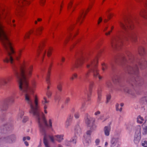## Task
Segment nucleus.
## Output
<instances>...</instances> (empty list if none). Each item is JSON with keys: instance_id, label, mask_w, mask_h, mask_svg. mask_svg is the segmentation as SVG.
Returning a JSON list of instances; mask_svg holds the SVG:
<instances>
[{"instance_id": "obj_29", "label": "nucleus", "mask_w": 147, "mask_h": 147, "mask_svg": "<svg viewBox=\"0 0 147 147\" xmlns=\"http://www.w3.org/2000/svg\"><path fill=\"white\" fill-rule=\"evenodd\" d=\"M24 112L21 111H20L18 115V119H20L22 118V116L24 115Z\"/></svg>"}, {"instance_id": "obj_48", "label": "nucleus", "mask_w": 147, "mask_h": 147, "mask_svg": "<svg viewBox=\"0 0 147 147\" xmlns=\"http://www.w3.org/2000/svg\"><path fill=\"white\" fill-rule=\"evenodd\" d=\"M28 120V117H24L23 120V121L24 122H26Z\"/></svg>"}, {"instance_id": "obj_28", "label": "nucleus", "mask_w": 147, "mask_h": 147, "mask_svg": "<svg viewBox=\"0 0 147 147\" xmlns=\"http://www.w3.org/2000/svg\"><path fill=\"white\" fill-rule=\"evenodd\" d=\"M86 107L85 106V104L84 103H82L80 109V111L81 112H84L86 110Z\"/></svg>"}, {"instance_id": "obj_11", "label": "nucleus", "mask_w": 147, "mask_h": 147, "mask_svg": "<svg viewBox=\"0 0 147 147\" xmlns=\"http://www.w3.org/2000/svg\"><path fill=\"white\" fill-rule=\"evenodd\" d=\"M12 78L11 76H9L0 79V86L7 84L10 81Z\"/></svg>"}, {"instance_id": "obj_46", "label": "nucleus", "mask_w": 147, "mask_h": 147, "mask_svg": "<svg viewBox=\"0 0 147 147\" xmlns=\"http://www.w3.org/2000/svg\"><path fill=\"white\" fill-rule=\"evenodd\" d=\"M49 73L47 76V78H46V81H47V83L49 84L50 83V81H49Z\"/></svg>"}, {"instance_id": "obj_37", "label": "nucleus", "mask_w": 147, "mask_h": 147, "mask_svg": "<svg viewBox=\"0 0 147 147\" xmlns=\"http://www.w3.org/2000/svg\"><path fill=\"white\" fill-rule=\"evenodd\" d=\"M71 122L66 120L65 124V127L66 128H68L69 126L70 125Z\"/></svg>"}, {"instance_id": "obj_42", "label": "nucleus", "mask_w": 147, "mask_h": 147, "mask_svg": "<svg viewBox=\"0 0 147 147\" xmlns=\"http://www.w3.org/2000/svg\"><path fill=\"white\" fill-rule=\"evenodd\" d=\"M42 28L40 27L37 28L36 30V33H38L39 34H40V32L42 30Z\"/></svg>"}, {"instance_id": "obj_60", "label": "nucleus", "mask_w": 147, "mask_h": 147, "mask_svg": "<svg viewBox=\"0 0 147 147\" xmlns=\"http://www.w3.org/2000/svg\"><path fill=\"white\" fill-rule=\"evenodd\" d=\"M143 100H145L146 102L147 103V96H145L144 98H143Z\"/></svg>"}, {"instance_id": "obj_6", "label": "nucleus", "mask_w": 147, "mask_h": 147, "mask_svg": "<svg viewBox=\"0 0 147 147\" xmlns=\"http://www.w3.org/2000/svg\"><path fill=\"white\" fill-rule=\"evenodd\" d=\"M84 120L88 127H90L91 129L95 130L96 126L94 123V118L91 117L88 113L85 114Z\"/></svg>"}, {"instance_id": "obj_19", "label": "nucleus", "mask_w": 147, "mask_h": 147, "mask_svg": "<svg viewBox=\"0 0 147 147\" xmlns=\"http://www.w3.org/2000/svg\"><path fill=\"white\" fill-rule=\"evenodd\" d=\"M118 142V139L113 138L112 139L111 141V147H114Z\"/></svg>"}, {"instance_id": "obj_30", "label": "nucleus", "mask_w": 147, "mask_h": 147, "mask_svg": "<svg viewBox=\"0 0 147 147\" xmlns=\"http://www.w3.org/2000/svg\"><path fill=\"white\" fill-rule=\"evenodd\" d=\"M73 118V115L72 114H69L68 117L66 120L70 121L71 122Z\"/></svg>"}, {"instance_id": "obj_24", "label": "nucleus", "mask_w": 147, "mask_h": 147, "mask_svg": "<svg viewBox=\"0 0 147 147\" xmlns=\"http://www.w3.org/2000/svg\"><path fill=\"white\" fill-rule=\"evenodd\" d=\"M138 52L140 55H143L145 53L144 48L142 47H140L138 49Z\"/></svg>"}, {"instance_id": "obj_41", "label": "nucleus", "mask_w": 147, "mask_h": 147, "mask_svg": "<svg viewBox=\"0 0 147 147\" xmlns=\"http://www.w3.org/2000/svg\"><path fill=\"white\" fill-rule=\"evenodd\" d=\"M113 82L114 83H117L119 82V78L118 77H117L114 79L113 80Z\"/></svg>"}, {"instance_id": "obj_12", "label": "nucleus", "mask_w": 147, "mask_h": 147, "mask_svg": "<svg viewBox=\"0 0 147 147\" xmlns=\"http://www.w3.org/2000/svg\"><path fill=\"white\" fill-rule=\"evenodd\" d=\"M49 100H47L45 96H44L42 100V103L44 106V111L45 114L47 113V109L48 107L47 104L49 103Z\"/></svg>"}, {"instance_id": "obj_51", "label": "nucleus", "mask_w": 147, "mask_h": 147, "mask_svg": "<svg viewBox=\"0 0 147 147\" xmlns=\"http://www.w3.org/2000/svg\"><path fill=\"white\" fill-rule=\"evenodd\" d=\"M114 28L113 26H112L111 28V30L109 31L107 33H105V35H108L111 32H112V30H113Z\"/></svg>"}, {"instance_id": "obj_10", "label": "nucleus", "mask_w": 147, "mask_h": 147, "mask_svg": "<svg viewBox=\"0 0 147 147\" xmlns=\"http://www.w3.org/2000/svg\"><path fill=\"white\" fill-rule=\"evenodd\" d=\"M16 137L14 135H12L6 137L0 138V141H3L6 142L11 143L13 142L15 140Z\"/></svg>"}, {"instance_id": "obj_56", "label": "nucleus", "mask_w": 147, "mask_h": 147, "mask_svg": "<svg viewBox=\"0 0 147 147\" xmlns=\"http://www.w3.org/2000/svg\"><path fill=\"white\" fill-rule=\"evenodd\" d=\"M70 101V98H67L65 100V103H67Z\"/></svg>"}, {"instance_id": "obj_52", "label": "nucleus", "mask_w": 147, "mask_h": 147, "mask_svg": "<svg viewBox=\"0 0 147 147\" xmlns=\"http://www.w3.org/2000/svg\"><path fill=\"white\" fill-rule=\"evenodd\" d=\"M72 4V3L71 2H70V3L68 4V9H69V8H71V7Z\"/></svg>"}, {"instance_id": "obj_17", "label": "nucleus", "mask_w": 147, "mask_h": 147, "mask_svg": "<svg viewBox=\"0 0 147 147\" xmlns=\"http://www.w3.org/2000/svg\"><path fill=\"white\" fill-rule=\"evenodd\" d=\"M111 123L108 125L105 126L103 129V131L105 135L106 136H109L110 134V133L111 130Z\"/></svg>"}, {"instance_id": "obj_1", "label": "nucleus", "mask_w": 147, "mask_h": 147, "mask_svg": "<svg viewBox=\"0 0 147 147\" xmlns=\"http://www.w3.org/2000/svg\"><path fill=\"white\" fill-rule=\"evenodd\" d=\"M0 42L8 55V57L3 59V61L6 63L10 62L11 64L19 83V89L21 92L25 93V100L30 105V114L33 117L38 116V113L40 111L38 105V98L36 96H35L33 102L30 95V94L34 93V91L36 87V82L34 80H32L31 86H29L28 79V78L30 77L32 75V66L30 65L26 67L27 64L23 62L18 66L14 63L13 56L16 59L18 60L21 56L22 51L20 50L16 54H15L10 42Z\"/></svg>"}, {"instance_id": "obj_55", "label": "nucleus", "mask_w": 147, "mask_h": 147, "mask_svg": "<svg viewBox=\"0 0 147 147\" xmlns=\"http://www.w3.org/2000/svg\"><path fill=\"white\" fill-rule=\"evenodd\" d=\"M100 142V140L98 139H97L96 140L95 143L96 145H98Z\"/></svg>"}, {"instance_id": "obj_63", "label": "nucleus", "mask_w": 147, "mask_h": 147, "mask_svg": "<svg viewBox=\"0 0 147 147\" xmlns=\"http://www.w3.org/2000/svg\"><path fill=\"white\" fill-rule=\"evenodd\" d=\"M108 28V26L105 27L104 28V31H106L107 29Z\"/></svg>"}, {"instance_id": "obj_61", "label": "nucleus", "mask_w": 147, "mask_h": 147, "mask_svg": "<svg viewBox=\"0 0 147 147\" xmlns=\"http://www.w3.org/2000/svg\"><path fill=\"white\" fill-rule=\"evenodd\" d=\"M24 144H25V145L27 146H28L29 145L28 143L27 142H26V141L24 142Z\"/></svg>"}, {"instance_id": "obj_45", "label": "nucleus", "mask_w": 147, "mask_h": 147, "mask_svg": "<svg viewBox=\"0 0 147 147\" xmlns=\"http://www.w3.org/2000/svg\"><path fill=\"white\" fill-rule=\"evenodd\" d=\"M111 98V96L110 95H109L107 96V101L106 103H108Z\"/></svg>"}, {"instance_id": "obj_7", "label": "nucleus", "mask_w": 147, "mask_h": 147, "mask_svg": "<svg viewBox=\"0 0 147 147\" xmlns=\"http://www.w3.org/2000/svg\"><path fill=\"white\" fill-rule=\"evenodd\" d=\"M140 130V125L137 126L136 128L135 134L134 138V142L136 144H138L141 139Z\"/></svg>"}, {"instance_id": "obj_14", "label": "nucleus", "mask_w": 147, "mask_h": 147, "mask_svg": "<svg viewBox=\"0 0 147 147\" xmlns=\"http://www.w3.org/2000/svg\"><path fill=\"white\" fill-rule=\"evenodd\" d=\"M143 2L144 6L146 8V9L142 11L140 13L141 16L144 18L147 19V0H143Z\"/></svg>"}, {"instance_id": "obj_21", "label": "nucleus", "mask_w": 147, "mask_h": 147, "mask_svg": "<svg viewBox=\"0 0 147 147\" xmlns=\"http://www.w3.org/2000/svg\"><path fill=\"white\" fill-rule=\"evenodd\" d=\"M76 143V140L74 139H71L69 141H66L65 142V144L67 146H69L72 144H75Z\"/></svg>"}, {"instance_id": "obj_27", "label": "nucleus", "mask_w": 147, "mask_h": 147, "mask_svg": "<svg viewBox=\"0 0 147 147\" xmlns=\"http://www.w3.org/2000/svg\"><path fill=\"white\" fill-rule=\"evenodd\" d=\"M43 142L46 147H49L48 145V143L47 139V137H46L45 136L44 137Z\"/></svg>"}, {"instance_id": "obj_50", "label": "nucleus", "mask_w": 147, "mask_h": 147, "mask_svg": "<svg viewBox=\"0 0 147 147\" xmlns=\"http://www.w3.org/2000/svg\"><path fill=\"white\" fill-rule=\"evenodd\" d=\"M49 138L51 141L53 143H54L55 140L53 137L52 136H50L49 137Z\"/></svg>"}, {"instance_id": "obj_26", "label": "nucleus", "mask_w": 147, "mask_h": 147, "mask_svg": "<svg viewBox=\"0 0 147 147\" xmlns=\"http://www.w3.org/2000/svg\"><path fill=\"white\" fill-rule=\"evenodd\" d=\"M106 85L107 87L109 90H111L113 87V85L111 82L109 81H107L106 83Z\"/></svg>"}, {"instance_id": "obj_39", "label": "nucleus", "mask_w": 147, "mask_h": 147, "mask_svg": "<svg viewBox=\"0 0 147 147\" xmlns=\"http://www.w3.org/2000/svg\"><path fill=\"white\" fill-rule=\"evenodd\" d=\"M142 133L144 135H146L147 134V126H145L143 128Z\"/></svg>"}, {"instance_id": "obj_35", "label": "nucleus", "mask_w": 147, "mask_h": 147, "mask_svg": "<svg viewBox=\"0 0 147 147\" xmlns=\"http://www.w3.org/2000/svg\"><path fill=\"white\" fill-rule=\"evenodd\" d=\"M74 116L76 119L79 118L80 116V113L78 112H76L74 114Z\"/></svg>"}, {"instance_id": "obj_16", "label": "nucleus", "mask_w": 147, "mask_h": 147, "mask_svg": "<svg viewBox=\"0 0 147 147\" xmlns=\"http://www.w3.org/2000/svg\"><path fill=\"white\" fill-rule=\"evenodd\" d=\"M89 8L90 7H89V8H88V9L85 12H84V10H82L80 13V16H79L77 20V21L78 22H79L80 24L82 23V20L84 17L86 15L87 12L88 11V10L89 9Z\"/></svg>"}, {"instance_id": "obj_57", "label": "nucleus", "mask_w": 147, "mask_h": 147, "mask_svg": "<svg viewBox=\"0 0 147 147\" xmlns=\"http://www.w3.org/2000/svg\"><path fill=\"white\" fill-rule=\"evenodd\" d=\"M102 20V18L101 17H100L99 18V20L98 21V24H99L101 22Z\"/></svg>"}, {"instance_id": "obj_15", "label": "nucleus", "mask_w": 147, "mask_h": 147, "mask_svg": "<svg viewBox=\"0 0 147 147\" xmlns=\"http://www.w3.org/2000/svg\"><path fill=\"white\" fill-rule=\"evenodd\" d=\"M43 43L42 42L39 46L38 49L37 50V55H38L40 54H42V57H43L46 53L45 49H43Z\"/></svg>"}, {"instance_id": "obj_23", "label": "nucleus", "mask_w": 147, "mask_h": 147, "mask_svg": "<svg viewBox=\"0 0 147 147\" xmlns=\"http://www.w3.org/2000/svg\"><path fill=\"white\" fill-rule=\"evenodd\" d=\"M125 91L126 92L133 96H135V91H134L132 90H131L127 88L125 89Z\"/></svg>"}, {"instance_id": "obj_3", "label": "nucleus", "mask_w": 147, "mask_h": 147, "mask_svg": "<svg viewBox=\"0 0 147 147\" xmlns=\"http://www.w3.org/2000/svg\"><path fill=\"white\" fill-rule=\"evenodd\" d=\"M87 62V67L89 69L85 74L86 78L89 76L90 72H92L95 78H98L99 80H101L102 77L99 74V70L97 68L98 60L97 58L95 59H90L87 57H82L77 60L73 63V66L78 68L80 67L84 63Z\"/></svg>"}, {"instance_id": "obj_13", "label": "nucleus", "mask_w": 147, "mask_h": 147, "mask_svg": "<svg viewBox=\"0 0 147 147\" xmlns=\"http://www.w3.org/2000/svg\"><path fill=\"white\" fill-rule=\"evenodd\" d=\"M134 59V56L131 53H129L128 55V58H126L125 57H123L122 61V63H123L125 62L129 63V61L131 62Z\"/></svg>"}, {"instance_id": "obj_31", "label": "nucleus", "mask_w": 147, "mask_h": 147, "mask_svg": "<svg viewBox=\"0 0 147 147\" xmlns=\"http://www.w3.org/2000/svg\"><path fill=\"white\" fill-rule=\"evenodd\" d=\"M119 105L118 103H117L115 105L116 110V111H119L120 112H121L122 111V108L120 107L119 109Z\"/></svg>"}, {"instance_id": "obj_22", "label": "nucleus", "mask_w": 147, "mask_h": 147, "mask_svg": "<svg viewBox=\"0 0 147 147\" xmlns=\"http://www.w3.org/2000/svg\"><path fill=\"white\" fill-rule=\"evenodd\" d=\"M101 91L102 90L100 88H98L97 90L98 94V101L99 102L101 98Z\"/></svg>"}, {"instance_id": "obj_47", "label": "nucleus", "mask_w": 147, "mask_h": 147, "mask_svg": "<svg viewBox=\"0 0 147 147\" xmlns=\"http://www.w3.org/2000/svg\"><path fill=\"white\" fill-rule=\"evenodd\" d=\"M54 100L56 102L57 101H58L59 100V96H55L54 97Z\"/></svg>"}, {"instance_id": "obj_40", "label": "nucleus", "mask_w": 147, "mask_h": 147, "mask_svg": "<svg viewBox=\"0 0 147 147\" xmlns=\"http://www.w3.org/2000/svg\"><path fill=\"white\" fill-rule=\"evenodd\" d=\"M90 130L87 131L86 132V134L87 135L90 136L92 132L94 130L91 129L90 127Z\"/></svg>"}, {"instance_id": "obj_2", "label": "nucleus", "mask_w": 147, "mask_h": 147, "mask_svg": "<svg viewBox=\"0 0 147 147\" xmlns=\"http://www.w3.org/2000/svg\"><path fill=\"white\" fill-rule=\"evenodd\" d=\"M120 27L123 32L120 36H114L111 41V47L113 48H118L124 44L125 42L130 39L132 42H136L137 39V35L131 31L134 28L132 20L130 19L124 20V22H119Z\"/></svg>"}, {"instance_id": "obj_8", "label": "nucleus", "mask_w": 147, "mask_h": 147, "mask_svg": "<svg viewBox=\"0 0 147 147\" xmlns=\"http://www.w3.org/2000/svg\"><path fill=\"white\" fill-rule=\"evenodd\" d=\"M14 98L13 96L9 97L4 101L1 110L2 111L6 110L8 108L9 104L12 103L14 102Z\"/></svg>"}, {"instance_id": "obj_64", "label": "nucleus", "mask_w": 147, "mask_h": 147, "mask_svg": "<svg viewBox=\"0 0 147 147\" xmlns=\"http://www.w3.org/2000/svg\"><path fill=\"white\" fill-rule=\"evenodd\" d=\"M26 138L27 140H29L30 139V138L29 136H27L26 137Z\"/></svg>"}, {"instance_id": "obj_54", "label": "nucleus", "mask_w": 147, "mask_h": 147, "mask_svg": "<svg viewBox=\"0 0 147 147\" xmlns=\"http://www.w3.org/2000/svg\"><path fill=\"white\" fill-rule=\"evenodd\" d=\"M100 113L99 111H97L94 113V115L96 116L99 115Z\"/></svg>"}, {"instance_id": "obj_62", "label": "nucleus", "mask_w": 147, "mask_h": 147, "mask_svg": "<svg viewBox=\"0 0 147 147\" xmlns=\"http://www.w3.org/2000/svg\"><path fill=\"white\" fill-rule=\"evenodd\" d=\"M144 124L146 125V126H147V120H146Z\"/></svg>"}, {"instance_id": "obj_49", "label": "nucleus", "mask_w": 147, "mask_h": 147, "mask_svg": "<svg viewBox=\"0 0 147 147\" xmlns=\"http://www.w3.org/2000/svg\"><path fill=\"white\" fill-rule=\"evenodd\" d=\"M51 49H50L47 52V56L49 57L51 54Z\"/></svg>"}, {"instance_id": "obj_18", "label": "nucleus", "mask_w": 147, "mask_h": 147, "mask_svg": "<svg viewBox=\"0 0 147 147\" xmlns=\"http://www.w3.org/2000/svg\"><path fill=\"white\" fill-rule=\"evenodd\" d=\"M138 66L141 69H145L147 67V61L146 60L142 61L138 63Z\"/></svg>"}, {"instance_id": "obj_44", "label": "nucleus", "mask_w": 147, "mask_h": 147, "mask_svg": "<svg viewBox=\"0 0 147 147\" xmlns=\"http://www.w3.org/2000/svg\"><path fill=\"white\" fill-rule=\"evenodd\" d=\"M142 146L143 147H147V141H144L142 144Z\"/></svg>"}, {"instance_id": "obj_59", "label": "nucleus", "mask_w": 147, "mask_h": 147, "mask_svg": "<svg viewBox=\"0 0 147 147\" xmlns=\"http://www.w3.org/2000/svg\"><path fill=\"white\" fill-rule=\"evenodd\" d=\"M45 0H42L41 1V4L42 5H43L45 4Z\"/></svg>"}, {"instance_id": "obj_53", "label": "nucleus", "mask_w": 147, "mask_h": 147, "mask_svg": "<svg viewBox=\"0 0 147 147\" xmlns=\"http://www.w3.org/2000/svg\"><path fill=\"white\" fill-rule=\"evenodd\" d=\"M5 117L4 116H2L0 117V121H3L5 119Z\"/></svg>"}, {"instance_id": "obj_36", "label": "nucleus", "mask_w": 147, "mask_h": 147, "mask_svg": "<svg viewBox=\"0 0 147 147\" xmlns=\"http://www.w3.org/2000/svg\"><path fill=\"white\" fill-rule=\"evenodd\" d=\"M102 69L103 71H104L107 68V65L105 63H103L102 64Z\"/></svg>"}, {"instance_id": "obj_25", "label": "nucleus", "mask_w": 147, "mask_h": 147, "mask_svg": "<svg viewBox=\"0 0 147 147\" xmlns=\"http://www.w3.org/2000/svg\"><path fill=\"white\" fill-rule=\"evenodd\" d=\"M144 121V119L140 115L137 118V122L140 124L142 123Z\"/></svg>"}, {"instance_id": "obj_34", "label": "nucleus", "mask_w": 147, "mask_h": 147, "mask_svg": "<svg viewBox=\"0 0 147 147\" xmlns=\"http://www.w3.org/2000/svg\"><path fill=\"white\" fill-rule=\"evenodd\" d=\"M33 32V31H32L30 32H29L28 33H27L24 36V39H25L26 38H29V35L30 34H31Z\"/></svg>"}, {"instance_id": "obj_38", "label": "nucleus", "mask_w": 147, "mask_h": 147, "mask_svg": "<svg viewBox=\"0 0 147 147\" xmlns=\"http://www.w3.org/2000/svg\"><path fill=\"white\" fill-rule=\"evenodd\" d=\"M62 85L61 84H59L57 86V88L59 91L61 92L62 91Z\"/></svg>"}, {"instance_id": "obj_33", "label": "nucleus", "mask_w": 147, "mask_h": 147, "mask_svg": "<svg viewBox=\"0 0 147 147\" xmlns=\"http://www.w3.org/2000/svg\"><path fill=\"white\" fill-rule=\"evenodd\" d=\"M52 93L49 90H47L46 93V95L48 98H50L52 95Z\"/></svg>"}, {"instance_id": "obj_4", "label": "nucleus", "mask_w": 147, "mask_h": 147, "mask_svg": "<svg viewBox=\"0 0 147 147\" xmlns=\"http://www.w3.org/2000/svg\"><path fill=\"white\" fill-rule=\"evenodd\" d=\"M37 116H34V117L37 120L39 127L40 128V132L42 135L47 137L46 130L47 127L51 128L52 127V119H50L48 121V124L46 118L43 115L42 116L40 115V111L38 112Z\"/></svg>"}, {"instance_id": "obj_32", "label": "nucleus", "mask_w": 147, "mask_h": 147, "mask_svg": "<svg viewBox=\"0 0 147 147\" xmlns=\"http://www.w3.org/2000/svg\"><path fill=\"white\" fill-rule=\"evenodd\" d=\"M94 85V83L93 82H91L90 83V84L89 86V91H90V94L92 92V87Z\"/></svg>"}, {"instance_id": "obj_20", "label": "nucleus", "mask_w": 147, "mask_h": 147, "mask_svg": "<svg viewBox=\"0 0 147 147\" xmlns=\"http://www.w3.org/2000/svg\"><path fill=\"white\" fill-rule=\"evenodd\" d=\"M63 135H57L55 136L56 138V140L59 142H61L63 140Z\"/></svg>"}, {"instance_id": "obj_43", "label": "nucleus", "mask_w": 147, "mask_h": 147, "mask_svg": "<svg viewBox=\"0 0 147 147\" xmlns=\"http://www.w3.org/2000/svg\"><path fill=\"white\" fill-rule=\"evenodd\" d=\"M77 76V74H74L70 78V79L73 80L74 79L76 78Z\"/></svg>"}, {"instance_id": "obj_5", "label": "nucleus", "mask_w": 147, "mask_h": 147, "mask_svg": "<svg viewBox=\"0 0 147 147\" xmlns=\"http://www.w3.org/2000/svg\"><path fill=\"white\" fill-rule=\"evenodd\" d=\"M126 69L129 74L134 75L133 80H131L132 86H140L144 84L143 80L138 76V67L137 65L134 64L132 67L128 66Z\"/></svg>"}, {"instance_id": "obj_9", "label": "nucleus", "mask_w": 147, "mask_h": 147, "mask_svg": "<svg viewBox=\"0 0 147 147\" xmlns=\"http://www.w3.org/2000/svg\"><path fill=\"white\" fill-rule=\"evenodd\" d=\"M29 3V1L26 0L17 1L16 3L17 11H19L21 9L24 7L25 5H28Z\"/></svg>"}, {"instance_id": "obj_58", "label": "nucleus", "mask_w": 147, "mask_h": 147, "mask_svg": "<svg viewBox=\"0 0 147 147\" xmlns=\"http://www.w3.org/2000/svg\"><path fill=\"white\" fill-rule=\"evenodd\" d=\"M77 129L76 128H75V131H78V130H80V128L79 127V126L78 125H77Z\"/></svg>"}]
</instances>
